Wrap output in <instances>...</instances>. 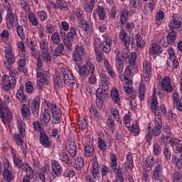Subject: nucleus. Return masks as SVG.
Returning a JSON list of instances; mask_svg holds the SVG:
<instances>
[{"mask_svg": "<svg viewBox=\"0 0 182 182\" xmlns=\"http://www.w3.org/2000/svg\"><path fill=\"white\" fill-rule=\"evenodd\" d=\"M110 173V169L107 166L104 164H99V161H97V157L95 156L92 161V174L94 178H102V180H107V176Z\"/></svg>", "mask_w": 182, "mask_h": 182, "instance_id": "1", "label": "nucleus"}, {"mask_svg": "<svg viewBox=\"0 0 182 182\" xmlns=\"http://www.w3.org/2000/svg\"><path fill=\"white\" fill-rule=\"evenodd\" d=\"M60 34L61 35L63 42L65 44L67 50L69 52L73 50L72 42L75 39H77V31H76V28H75V27H70L67 34L66 32L61 30L60 31Z\"/></svg>", "mask_w": 182, "mask_h": 182, "instance_id": "2", "label": "nucleus"}, {"mask_svg": "<svg viewBox=\"0 0 182 182\" xmlns=\"http://www.w3.org/2000/svg\"><path fill=\"white\" fill-rule=\"evenodd\" d=\"M136 59H137V54L134 52H132L131 55L127 58V62H125L128 63L125 68L126 75H136L139 72V69L136 66Z\"/></svg>", "mask_w": 182, "mask_h": 182, "instance_id": "3", "label": "nucleus"}, {"mask_svg": "<svg viewBox=\"0 0 182 182\" xmlns=\"http://www.w3.org/2000/svg\"><path fill=\"white\" fill-rule=\"evenodd\" d=\"M12 46L11 43H6L4 50L5 58L7 61H4V66L8 69V70H11L12 69V65L15 63V55L12 54Z\"/></svg>", "mask_w": 182, "mask_h": 182, "instance_id": "4", "label": "nucleus"}, {"mask_svg": "<svg viewBox=\"0 0 182 182\" xmlns=\"http://www.w3.org/2000/svg\"><path fill=\"white\" fill-rule=\"evenodd\" d=\"M0 119L4 124H8L12 122L14 117L12 112L9 111V108L4 107L0 104Z\"/></svg>", "mask_w": 182, "mask_h": 182, "instance_id": "5", "label": "nucleus"}, {"mask_svg": "<svg viewBox=\"0 0 182 182\" xmlns=\"http://www.w3.org/2000/svg\"><path fill=\"white\" fill-rule=\"evenodd\" d=\"M176 39H177V33L172 31L166 37H162L160 39L159 43L163 48H168V45L174 43Z\"/></svg>", "mask_w": 182, "mask_h": 182, "instance_id": "6", "label": "nucleus"}, {"mask_svg": "<svg viewBox=\"0 0 182 182\" xmlns=\"http://www.w3.org/2000/svg\"><path fill=\"white\" fill-rule=\"evenodd\" d=\"M15 86H16V80H12V81H11V78L9 75H3L1 80V87L3 90L8 92V90L14 89Z\"/></svg>", "mask_w": 182, "mask_h": 182, "instance_id": "7", "label": "nucleus"}, {"mask_svg": "<svg viewBox=\"0 0 182 182\" xmlns=\"http://www.w3.org/2000/svg\"><path fill=\"white\" fill-rule=\"evenodd\" d=\"M62 73L65 85L69 86V87H73L75 83H76V80H75L73 74H72V73H70V71L66 68H63L62 70Z\"/></svg>", "mask_w": 182, "mask_h": 182, "instance_id": "8", "label": "nucleus"}, {"mask_svg": "<svg viewBox=\"0 0 182 182\" xmlns=\"http://www.w3.org/2000/svg\"><path fill=\"white\" fill-rule=\"evenodd\" d=\"M110 167L113 171H115L117 178H124L122 168H117V157L114 154L111 156Z\"/></svg>", "mask_w": 182, "mask_h": 182, "instance_id": "9", "label": "nucleus"}, {"mask_svg": "<svg viewBox=\"0 0 182 182\" xmlns=\"http://www.w3.org/2000/svg\"><path fill=\"white\" fill-rule=\"evenodd\" d=\"M6 22L8 29H12L14 26L18 25V16L12 11H8L6 16Z\"/></svg>", "mask_w": 182, "mask_h": 182, "instance_id": "10", "label": "nucleus"}, {"mask_svg": "<svg viewBox=\"0 0 182 182\" xmlns=\"http://www.w3.org/2000/svg\"><path fill=\"white\" fill-rule=\"evenodd\" d=\"M124 58H122V52L118 50L116 52L115 58V66L117 73L119 75L123 73V70L124 69Z\"/></svg>", "mask_w": 182, "mask_h": 182, "instance_id": "11", "label": "nucleus"}, {"mask_svg": "<svg viewBox=\"0 0 182 182\" xmlns=\"http://www.w3.org/2000/svg\"><path fill=\"white\" fill-rule=\"evenodd\" d=\"M109 95L106 90H103L102 88H98L96 91V100L95 103L98 109H102L103 107V99L108 96Z\"/></svg>", "mask_w": 182, "mask_h": 182, "instance_id": "12", "label": "nucleus"}, {"mask_svg": "<svg viewBox=\"0 0 182 182\" xmlns=\"http://www.w3.org/2000/svg\"><path fill=\"white\" fill-rule=\"evenodd\" d=\"M152 69L151 64L147 60H145L143 63V77L146 82H149L151 79Z\"/></svg>", "mask_w": 182, "mask_h": 182, "instance_id": "13", "label": "nucleus"}, {"mask_svg": "<svg viewBox=\"0 0 182 182\" xmlns=\"http://www.w3.org/2000/svg\"><path fill=\"white\" fill-rule=\"evenodd\" d=\"M155 114L154 122H161V116L167 113V108L166 106L161 105L153 109Z\"/></svg>", "mask_w": 182, "mask_h": 182, "instance_id": "14", "label": "nucleus"}, {"mask_svg": "<svg viewBox=\"0 0 182 182\" xmlns=\"http://www.w3.org/2000/svg\"><path fill=\"white\" fill-rule=\"evenodd\" d=\"M182 18L178 14H174L172 16V21L169 24L170 29H178L181 26Z\"/></svg>", "mask_w": 182, "mask_h": 182, "instance_id": "15", "label": "nucleus"}, {"mask_svg": "<svg viewBox=\"0 0 182 182\" xmlns=\"http://www.w3.org/2000/svg\"><path fill=\"white\" fill-rule=\"evenodd\" d=\"M154 180L161 181L163 180V166L160 164H156L152 172Z\"/></svg>", "mask_w": 182, "mask_h": 182, "instance_id": "16", "label": "nucleus"}, {"mask_svg": "<svg viewBox=\"0 0 182 182\" xmlns=\"http://www.w3.org/2000/svg\"><path fill=\"white\" fill-rule=\"evenodd\" d=\"M50 171V166L48 164L44 165L43 168H41L38 173V178L40 181L45 182L46 178L49 177V172Z\"/></svg>", "mask_w": 182, "mask_h": 182, "instance_id": "17", "label": "nucleus"}, {"mask_svg": "<svg viewBox=\"0 0 182 182\" xmlns=\"http://www.w3.org/2000/svg\"><path fill=\"white\" fill-rule=\"evenodd\" d=\"M37 80L39 83H43V85H49V80H50V73L49 72L45 71L42 73L41 71H38L36 73Z\"/></svg>", "mask_w": 182, "mask_h": 182, "instance_id": "18", "label": "nucleus"}, {"mask_svg": "<svg viewBox=\"0 0 182 182\" xmlns=\"http://www.w3.org/2000/svg\"><path fill=\"white\" fill-rule=\"evenodd\" d=\"M112 43L113 41L110 37H107L105 41H101L100 48L104 53H110Z\"/></svg>", "mask_w": 182, "mask_h": 182, "instance_id": "19", "label": "nucleus"}, {"mask_svg": "<svg viewBox=\"0 0 182 182\" xmlns=\"http://www.w3.org/2000/svg\"><path fill=\"white\" fill-rule=\"evenodd\" d=\"M119 41L122 42L125 48L130 46V36L127 34L124 29H121L119 33Z\"/></svg>", "mask_w": 182, "mask_h": 182, "instance_id": "20", "label": "nucleus"}, {"mask_svg": "<svg viewBox=\"0 0 182 182\" xmlns=\"http://www.w3.org/2000/svg\"><path fill=\"white\" fill-rule=\"evenodd\" d=\"M112 101L117 106H122V100L120 99V93L117 88H112L110 91Z\"/></svg>", "mask_w": 182, "mask_h": 182, "instance_id": "21", "label": "nucleus"}, {"mask_svg": "<svg viewBox=\"0 0 182 182\" xmlns=\"http://www.w3.org/2000/svg\"><path fill=\"white\" fill-rule=\"evenodd\" d=\"M172 99L173 105L174 107H176V110H178V112H182V96L180 97V95H178V93L173 92L172 95Z\"/></svg>", "mask_w": 182, "mask_h": 182, "instance_id": "22", "label": "nucleus"}, {"mask_svg": "<svg viewBox=\"0 0 182 182\" xmlns=\"http://www.w3.org/2000/svg\"><path fill=\"white\" fill-rule=\"evenodd\" d=\"M82 29L85 32L86 35L88 36H92L93 35V26L90 21H82L79 23Z\"/></svg>", "mask_w": 182, "mask_h": 182, "instance_id": "23", "label": "nucleus"}, {"mask_svg": "<svg viewBox=\"0 0 182 182\" xmlns=\"http://www.w3.org/2000/svg\"><path fill=\"white\" fill-rule=\"evenodd\" d=\"M82 4V8L85 12L92 14L93 9H95V4H96V0H90V3L87 1H81Z\"/></svg>", "mask_w": 182, "mask_h": 182, "instance_id": "24", "label": "nucleus"}, {"mask_svg": "<svg viewBox=\"0 0 182 182\" xmlns=\"http://www.w3.org/2000/svg\"><path fill=\"white\" fill-rule=\"evenodd\" d=\"M170 82L171 80L168 77H164L161 82L162 89L166 92H168V93H171V92H173V87Z\"/></svg>", "mask_w": 182, "mask_h": 182, "instance_id": "25", "label": "nucleus"}, {"mask_svg": "<svg viewBox=\"0 0 182 182\" xmlns=\"http://www.w3.org/2000/svg\"><path fill=\"white\" fill-rule=\"evenodd\" d=\"M51 167L53 172L54 173L55 176L57 177H59L62 174V171L63 168H62V166H60V164L57 161H51Z\"/></svg>", "mask_w": 182, "mask_h": 182, "instance_id": "26", "label": "nucleus"}, {"mask_svg": "<svg viewBox=\"0 0 182 182\" xmlns=\"http://www.w3.org/2000/svg\"><path fill=\"white\" fill-rule=\"evenodd\" d=\"M40 143L43 147H50L52 146V142L45 132L40 134Z\"/></svg>", "mask_w": 182, "mask_h": 182, "instance_id": "27", "label": "nucleus"}, {"mask_svg": "<svg viewBox=\"0 0 182 182\" xmlns=\"http://www.w3.org/2000/svg\"><path fill=\"white\" fill-rule=\"evenodd\" d=\"M21 114L23 119L29 120L31 119V108L28 104H23L21 105Z\"/></svg>", "mask_w": 182, "mask_h": 182, "instance_id": "28", "label": "nucleus"}, {"mask_svg": "<svg viewBox=\"0 0 182 182\" xmlns=\"http://www.w3.org/2000/svg\"><path fill=\"white\" fill-rule=\"evenodd\" d=\"M129 127L130 132L133 136H138V134H140V129L139 128V124H137V121L132 120Z\"/></svg>", "mask_w": 182, "mask_h": 182, "instance_id": "29", "label": "nucleus"}, {"mask_svg": "<svg viewBox=\"0 0 182 182\" xmlns=\"http://www.w3.org/2000/svg\"><path fill=\"white\" fill-rule=\"evenodd\" d=\"M124 166H125L127 170L131 171L132 168H133L134 164L133 162V154L132 152H129L127 154V161L124 163Z\"/></svg>", "mask_w": 182, "mask_h": 182, "instance_id": "30", "label": "nucleus"}, {"mask_svg": "<svg viewBox=\"0 0 182 182\" xmlns=\"http://www.w3.org/2000/svg\"><path fill=\"white\" fill-rule=\"evenodd\" d=\"M11 154H12L13 161L16 167H17V168H23V167H25L26 164H23V162H22V159L18 158L15 152L11 151Z\"/></svg>", "mask_w": 182, "mask_h": 182, "instance_id": "31", "label": "nucleus"}, {"mask_svg": "<svg viewBox=\"0 0 182 182\" xmlns=\"http://www.w3.org/2000/svg\"><path fill=\"white\" fill-rule=\"evenodd\" d=\"M85 153L86 157H91V156H93V153H95V147L92 142L90 141L86 143L85 146Z\"/></svg>", "mask_w": 182, "mask_h": 182, "instance_id": "32", "label": "nucleus"}, {"mask_svg": "<svg viewBox=\"0 0 182 182\" xmlns=\"http://www.w3.org/2000/svg\"><path fill=\"white\" fill-rule=\"evenodd\" d=\"M97 14L101 21H106V19H107V13L105 7L98 6L97 8Z\"/></svg>", "mask_w": 182, "mask_h": 182, "instance_id": "33", "label": "nucleus"}, {"mask_svg": "<svg viewBox=\"0 0 182 182\" xmlns=\"http://www.w3.org/2000/svg\"><path fill=\"white\" fill-rule=\"evenodd\" d=\"M162 126H163L162 122L155 121V126L152 129V133L154 136H155L156 137H158V136H160V134H161Z\"/></svg>", "mask_w": 182, "mask_h": 182, "instance_id": "34", "label": "nucleus"}, {"mask_svg": "<svg viewBox=\"0 0 182 182\" xmlns=\"http://www.w3.org/2000/svg\"><path fill=\"white\" fill-rule=\"evenodd\" d=\"M154 156H148L146 159L145 164V170L146 171H151V168H153V166H154Z\"/></svg>", "mask_w": 182, "mask_h": 182, "instance_id": "35", "label": "nucleus"}, {"mask_svg": "<svg viewBox=\"0 0 182 182\" xmlns=\"http://www.w3.org/2000/svg\"><path fill=\"white\" fill-rule=\"evenodd\" d=\"M23 137H25V134H13V139L17 146H23Z\"/></svg>", "mask_w": 182, "mask_h": 182, "instance_id": "36", "label": "nucleus"}, {"mask_svg": "<svg viewBox=\"0 0 182 182\" xmlns=\"http://www.w3.org/2000/svg\"><path fill=\"white\" fill-rule=\"evenodd\" d=\"M3 177L7 182H11L15 178V174L12 170H4Z\"/></svg>", "mask_w": 182, "mask_h": 182, "instance_id": "37", "label": "nucleus"}, {"mask_svg": "<svg viewBox=\"0 0 182 182\" xmlns=\"http://www.w3.org/2000/svg\"><path fill=\"white\" fill-rule=\"evenodd\" d=\"M30 109H38L41 108V98L39 97H34L31 102H28L27 104Z\"/></svg>", "mask_w": 182, "mask_h": 182, "instance_id": "38", "label": "nucleus"}, {"mask_svg": "<svg viewBox=\"0 0 182 182\" xmlns=\"http://www.w3.org/2000/svg\"><path fill=\"white\" fill-rule=\"evenodd\" d=\"M68 153L75 159L76 157V154H77V146L76 144H73L72 145H69L66 147Z\"/></svg>", "mask_w": 182, "mask_h": 182, "instance_id": "39", "label": "nucleus"}, {"mask_svg": "<svg viewBox=\"0 0 182 182\" xmlns=\"http://www.w3.org/2000/svg\"><path fill=\"white\" fill-rule=\"evenodd\" d=\"M52 116H53V123L54 124H59L60 123V117H62V114L58 109L56 110H53Z\"/></svg>", "mask_w": 182, "mask_h": 182, "instance_id": "40", "label": "nucleus"}, {"mask_svg": "<svg viewBox=\"0 0 182 182\" xmlns=\"http://www.w3.org/2000/svg\"><path fill=\"white\" fill-rule=\"evenodd\" d=\"M127 19H129V11L126 9L121 11L120 12L121 25H126V23H127Z\"/></svg>", "mask_w": 182, "mask_h": 182, "instance_id": "41", "label": "nucleus"}, {"mask_svg": "<svg viewBox=\"0 0 182 182\" xmlns=\"http://www.w3.org/2000/svg\"><path fill=\"white\" fill-rule=\"evenodd\" d=\"M57 45L58 46L56 47L53 53V56L55 58H58V56H60V55H62V53H63V51L65 50V44L59 43Z\"/></svg>", "mask_w": 182, "mask_h": 182, "instance_id": "42", "label": "nucleus"}, {"mask_svg": "<svg viewBox=\"0 0 182 182\" xmlns=\"http://www.w3.org/2000/svg\"><path fill=\"white\" fill-rule=\"evenodd\" d=\"M60 36H62L60 34H59V33H58V32L53 33L50 37L51 42L54 45H59V43H60V42H62V38Z\"/></svg>", "mask_w": 182, "mask_h": 182, "instance_id": "43", "label": "nucleus"}, {"mask_svg": "<svg viewBox=\"0 0 182 182\" xmlns=\"http://www.w3.org/2000/svg\"><path fill=\"white\" fill-rule=\"evenodd\" d=\"M39 56L40 58H42L45 63H48L49 65L52 62V56L50 55V53H49V51H44L41 53Z\"/></svg>", "mask_w": 182, "mask_h": 182, "instance_id": "44", "label": "nucleus"}, {"mask_svg": "<svg viewBox=\"0 0 182 182\" xmlns=\"http://www.w3.org/2000/svg\"><path fill=\"white\" fill-rule=\"evenodd\" d=\"M85 166V161L82 157H77L75 159L74 167L76 170H82Z\"/></svg>", "mask_w": 182, "mask_h": 182, "instance_id": "45", "label": "nucleus"}, {"mask_svg": "<svg viewBox=\"0 0 182 182\" xmlns=\"http://www.w3.org/2000/svg\"><path fill=\"white\" fill-rule=\"evenodd\" d=\"M159 52H160V46L156 43H152L149 50V53L150 56H153L154 55H157Z\"/></svg>", "mask_w": 182, "mask_h": 182, "instance_id": "46", "label": "nucleus"}, {"mask_svg": "<svg viewBox=\"0 0 182 182\" xmlns=\"http://www.w3.org/2000/svg\"><path fill=\"white\" fill-rule=\"evenodd\" d=\"M24 168H26V175H25L24 177H28L29 178H33V177H35V172H33V169H32V167L29 166L28 164L24 165Z\"/></svg>", "mask_w": 182, "mask_h": 182, "instance_id": "47", "label": "nucleus"}, {"mask_svg": "<svg viewBox=\"0 0 182 182\" xmlns=\"http://www.w3.org/2000/svg\"><path fill=\"white\" fill-rule=\"evenodd\" d=\"M60 159L63 163H65V164H68V166H72V161H70L69 159L68 154L62 152L60 154Z\"/></svg>", "mask_w": 182, "mask_h": 182, "instance_id": "48", "label": "nucleus"}, {"mask_svg": "<svg viewBox=\"0 0 182 182\" xmlns=\"http://www.w3.org/2000/svg\"><path fill=\"white\" fill-rule=\"evenodd\" d=\"M40 50L42 53L49 51V47H48V40L43 38L40 41Z\"/></svg>", "mask_w": 182, "mask_h": 182, "instance_id": "49", "label": "nucleus"}, {"mask_svg": "<svg viewBox=\"0 0 182 182\" xmlns=\"http://www.w3.org/2000/svg\"><path fill=\"white\" fill-rule=\"evenodd\" d=\"M95 56H96L97 62L100 63V62H102V60L105 59V54L103 53V52L102 50H99V48H95Z\"/></svg>", "mask_w": 182, "mask_h": 182, "instance_id": "50", "label": "nucleus"}, {"mask_svg": "<svg viewBox=\"0 0 182 182\" xmlns=\"http://www.w3.org/2000/svg\"><path fill=\"white\" fill-rule=\"evenodd\" d=\"M16 99H18V102L22 103L25 101V94H23V86H20L19 90L17 91L16 93Z\"/></svg>", "mask_w": 182, "mask_h": 182, "instance_id": "51", "label": "nucleus"}, {"mask_svg": "<svg viewBox=\"0 0 182 182\" xmlns=\"http://www.w3.org/2000/svg\"><path fill=\"white\" fill-rule=\"evenodd\" d=\"M78 69L80 76H82V77H87V76H89L90 73L89 72V70H87L86 65H82V66L78 67Z\"/></svg>", "mask_w": 182, "mask_h": 182, "instance_id": "52", "label": "nucleus"}, {"mask_svg": "<svg viewBox=\"0 0 182 182\" xmlns=\"http://www.w3.org/2000/svg\"><path fill=\"white\" fill-rule=\"evenodd\" d=\"M28 21L30 23H31L32 26H38L39 24V22L38 21V18H36V16L33 12L30 13L28 14Z\"/></svg>", "mask_w": 182, "mask_h": 182, "instance_id": "53", "label": "nucleus"}, {"mask_svg": "<svg viewBox=\"0 0 182 182\" xmlns=\"http://www.w3.org/2000/svg\"><path fill=\"white\" fill-rule=\"evenodd\" d=\"M15 26L16 28L18 36H19L20 39L23 41L25 39V31L23 30V26L19 25V23Z\"/></svg>", "mask_w": 182, "mask_h": 182, "instance_id": "54", "label": "nucleus"}, {"mask_svg": "<svg viewBox=\"0 0 182 182\" xmlns=\"http://www.w3.org/2000/svg\"><path fill=\"white\" fill-rule=\"evenodd\" d=\"M135 39L137 48H143L146 46V42H144V40L141 38V36H140V34H136Z\"/></svg>", "mask_w": 182, "mask_h": 182, "instance_id": "55", "label": "nucleus"}, {"mask_svg": "<svg viewBox=\"0 0 182 182\" xmlns=\"http://www.w3.org/2000/svg\"><path fill=\"white\" fill-rule=\"evenodd\" d=\"M18 50L20 55H21V58H25V56H26V50H25V44L23 42H18Z\"/></svg>", "mask_w": 182, "mask_h": 182, "instance_id": "56", "label": "nucleus"}, {"mask_svg": "<svg viewBox=\"0 0 182 182\" xmlns=\"http://www.w3.org/2000/svg\"><path fill=\"white\" fill-rule=\"evenodd\" d=\"M172 163L178 167V168H181L182 167V157L177 158L176 155H172Z\"/></svg>", "mask_w": 182, "mask_h": 182, "instance_id": "57", "label": "nucleus"}, {"mask_svg": "<svg viewBox=\"0 0 182 182\" xmlns=\"http://www.w3.org/2000/svg\"><path fill=\"white\" fill-rule=\"evenodd\" d=\"M21 1V6L25 12H31V4L28 0H19Z\"/></svg>", "mask_w": 182, "mask_h": 182, "instance_id": "58", "label": "nucleus"}, {"mask_svg": "<svg viewBox=\"0 0 182 182\" xmlns=\"http://www.w3.org/2000/svg\"><path fill=\"white\" fill-rule=\"evenodd\" d=\"M63 86V82H62V77L60 75H57L54 78V87L55 89H60Z\"/></svg>", "mask_w": 182, "mask_h": 182, "instance_id": "59", "label": "nucleus"}, {"mask_svg": "<svg viewBox=\"0 0 182 182\" xmlns=\"http://www.w3.org/2000/svg\"><path fill=\"white\" fill-rule=\"evenodd\" d=\"M146 95V87L144 84L141 83L139 85V98L140 100H144V96Z\"/></svg>", "mask_w": 182, "mask_h": 182, "instance_id": "60", "label": "nucleus"}, {"mask_svg": "<svg viewBox=\"0 0 182 182\" xmlns=\"http://www.w3.org/2000/svg\"><path fill=\"white\" fill-rule=\"evenodd\" d=\"M75 15L77 19L80 21V23L81 22L85 21V14H83V10L80 8H77L75 10Z\"/></svg>", "mask_w": 182, "mask_h": 182, "instance_id": "61", "label": "nucleus"}, {"mask_svg": "<svg viewBox=\"0 0 182 182\" xmlns=\"http://www.w3.org/2000/svg\"><path fill=\"white\" fill-rule=\"evenodd\" d=\"M73 59L77 65H80L82 63V54L77 53V51H74L73 54Z\"/></svg>", "mask_w": 182, "mask_h": 182, "instance_id": "62", "label": "nucleus"}, {"mask_svg": "<svg viewBox=\"0 0 182 182\" xmlns=\"http://www.w3.org/2000/svg\"><path fill=\"white\" fill-rule=\"evenodd\" d=\"M130 50L129 47H125L123 50L122 53H121V56L122 59H125V62H127V58L130 56Z\"/></svg>", "mask_w": 182, "mask_h": 182, "instance_id": "63", "label": "nucleus"}, {"mask_svg": "<svg viewBox=\"0 0 182 182\" xmlns=\"http://www.w3.org/2000/svg\"><path fill=\"white\" fill-rule=\"evenodd\" d=\"M173 182H182V172L175 171L173 174Z\"/></svg>", "mask_w": 182, "mask_h": 182, "instance_id": "64", "label": "nucleus"}]
</instances>
